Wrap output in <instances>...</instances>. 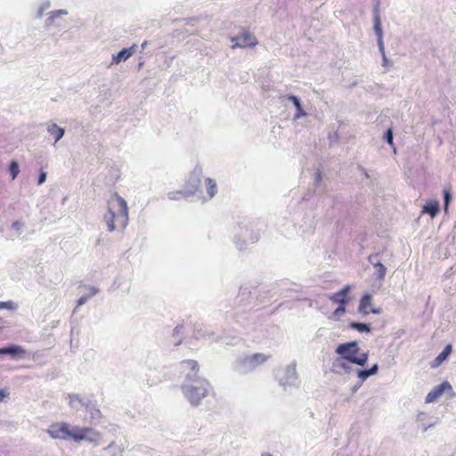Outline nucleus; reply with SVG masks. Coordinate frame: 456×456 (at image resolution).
<instances>
[{
  "mask_svg": "<svg viewBox=\"0 0 456 456\" xmlns=\"http://www.w3.org/2000/svg\"><path fill=\"white\" fill-rule=\"evenodd\" d=\"M108 211L104 220L110 232L123 229L128 223V208L124 199L114 193L108 200Z\"/></svg>",
  "mask_w": 456,
  "mask_h": 456,
  "instance_id": "1",
  "label": "nucleus"
},
{
  "mask_svg": "<svg viewBox=\"0 0 456 456\" xmlns=\"http://www.w3.org/2000/svg\"><path fill=\"white\" fill-rule=\"evenodd\" d=\"M47 433L53 439H72L75 442L93 440L92 435L98 436L91 428L71 427L67 422L53 423L47 429Z\"/></svg>",
  "mask_w": 456,
  "mask_h": 456,
  "instance_id": "2",
  "label": "nucleus"
},
{
  "mask_svg": "<svg viewBox=\"0 0 456 456\" xmlns=\"http://www.w3.org/2000/svg\"><path fill=\"white\" fill-rule=\"evenodd\" d=\"M183 396L192 406H198L207 396L214 393L211 384L205 379H195L194 383H183Z\"/></svg>",
  "mask_w": 456,
  "mask_h": 456,
  "instance_id": "3",
  "label": "nucleus"
},
{
  "mask_svg": "<svg viewBox=\"0 0 456 456\" xmlns=\"http://www.w3.org/2000/svg\"><path fill=\"white\" fill-rule=\"evenodd\" d=\"M270 358V354L263 353L241 355L232 363V370L240 375L248 374L265 364Z\"/></svg>",
  "mask_w": 456,
  "mask_h": 456,
  "instance_id": "4",
  "label": "nucleus"
},
{
  "mask_svg": "<svg viewBox=\"0 0 456 456\" xmlns=\"http://www.w3.org/2000/svg\"><path fill=\"white\" fill-rule=\"evenodd\" d=\"M335 353L343 360L362 367L367 363L369 359V353L362 351L356 341L339 344L336 347Z\"/></svg>",
  "mask_w": 456,
  "mask_h": 456,
  "instance_id": "5",
  "label": "nucleus"
},
{
  "mask_svg": "<svg viewBox=\"0 0 456 456\" xmlns=\"http://www.w3.org/2000/svg\"><path fill=\"white\" fill-rule=\"evenodd\" d=\"M274 378L284 390L296 387L298 382L296 362L277 368L274 371Z\"/></svg>",
  "mask_w": 456,
  "mask_h": 456,
  "instance_id": "6",
  "label": "nucleus"
},
{
  "mask_svg": "<svg viewBox=\"0 0 456 456\" xmlns=\"http://www.w3.org/2000/svg\"><path fill=\"white\" fill-rule=\"evenodd\" d=\"M260 234L248 225L240 226L235 233L234 243L238 249L243 250L249 244H254L259 240Z\"/></svg>",
  "mask_w": 456,
  "mask_h": 456,
  "instance_id": "7",
  "label": "nucleus"
},
{
  "mask_svg": "<svg viewBox=\"0 0 456 456\" xmlns=\"http://www.w3.org/2000/svg\"><path fill=\"white\" fill-rule=\"evenodd\" d=\"M203 169L200 166H196L187 176L183 191L185 197L194 196L197 192L201 193L200 191Z\"/></svg>",
  "mask_w": 456,
  "mask_h": 456,
  "instance_id": "8",
  "label": "nucleus"
},
{
  "mask_svg": "<svg viewBox=\"0 0 456 456\" xmlns=\"http://www.w3.org/2000/svg\"><path fill=\"white\" fill-rule=\"evenodd\" d=\"M180 372L184 375L183 383H194L195 379H205L198 375L199 364L194 360H185L180 362Z\"/></svg>",
  "mask_w": 456,
  "mask_h": 456,
  "instance_id": "9",
  "label": "nucleus"
},
{
  "mask_svg": "<svg viewBox=\"0 0 456 456\" xmlns=\"http://www.w3.org/2000/svg\"><path fill=\"white\" fill-rule=\"evenodd\" d=\"M232 42L234 43L232 47H250L257 44L256 38L248 31H243L240 35L232 37Z\"/></svg>",
  "mask_w": 456,
  "mask_h": 456,
  "instance_id": "10",
  "label": "nucleus"
},
{
  "mask_svg": "<svg viewBox=\"0 0 456 456\" xmlns=\"http://www.w3.org/2000/svg\"><path fill=\"white\" fill-rule=\"evenodd\" d=\"M380 3L378 0L373 7L372 11V18H373V29L374 33L377 36V43L382 48V26H381V18H380V10H379Z\"/></svg>",
  "mask_w": 456,
  "mask_h": 456,
  "instance_id": "11",
  "label": "nucleus"
},
{
  "mask_svg": "<svg viewBox=\"0 0 456 456\" xmlns=\"http://www.w3.org/2000/svg\"><path fill=\"white\" fill-rule=\"evenodd\" d=\"M368 260L375 268L374 275L376 279L379 281L384 280L387 273V267L381 263L379 254L376 253L369 256Z\"/></svg>",
  "mask_w": 456,
  "mask_h": 456,
  "instance_id": "12",
  "label": "nucleus"
},
{
  "mask_svg": "<svg viewBox=\"0 0 456 456\" xmlns=\"http://www.w3.org/2000/svg\"><path fill=\"white\" fill-rule=\"evenodd\" d=\"M452 386L448 381H444L440 385L435 387L426 396L425 402L427 403L436 401L444 391L451 390Z\"/></svg>",
  "mask_w": 456,
  "mask_h": 456,
  "instance_id": "13",
  "label": "nucleus"
},
{
  "mask_svg": "<svg viewBox=\"0 0 456 456\" xmlns=\"http://www.w3.org/2000/svg\"><path fill=\"white\" fill-rule=\"evenodd\" d=\"M379 370V365L377 363L373 364L370 369H357L355 370L357 378L360 379V383L355 385L353 387V392H355L362 385L363 381H365L370 376L375 375Z\"/></svg>",
  "mask_w": 456,
  "mask_h": 456,
  "instance_id": "14",
  "label": "nucleus"
},
{
  "mask_svg": "<svg viewBox=\"0 0 456 456\" xmlns=\"http://www.w3.org/2000/svg\"><path fill=\"white\" fill-rule=\"evenodd\" d=\"M205 191L206 193L202 195L200 198L203 201L211 200L218 192V187L216 182L208 177L205 179Z\"/></svg>",
  "mask_w": 456,
  "mask_h": 456,
  "instance_id": "15",
  "label": "nucleus"
},
{
  "mask_svg": "<svg viewBox=\"0 0 456 456\" xmlns=\"http://www.w3.org/2000/svg\"><path fill=\"white\" fill-rule=\"evenodd\" d=\"M429 415L427 412L419 411L417 415V422L422 432H427L428 428L436 426L438 422V419L435 418L433 421H429Z\"/></svg>",
  "mask_w": 456,
  "mask_h": 456,
  "instance_id": "16",
  "label": "nucleus"
},
{
  "mask_svg": "<svg viewBox=\"0 0 456 456\" xmlns=\"http://www.w3.org/2000/svg\"><path fill=\"white\" fill-rule=\"evenodd\" d=\"M350 290V286H345L339 291L334 293L330 298L332 302L339 304V305H346L348 302L347 294Z\"/></svg>",
  "mask_w": 456,
  "mask_h": 456,
  "instance_id": "17",
  "label": "nucleus"
},
{
  "mask_svg": "<svg viewBox=\"0 0 456 456\" xmlns=\"http://www.w3.org/2000/svg\"><path fill=\"white\" fill-rule=\"evenodd\" d=\"M134 48H135L134 45H133L129 48H124L119 53H118L116 55H113L111 63L118 64L121 61H126L129 57H131L134 53Z\"/></svg>",
  "mask_w": 456,
  "mask_h": 456,
  "instance_id": "18",
  "label": "nucleus"
},
{
  "mask_svg": "<svg viewBox=\"0 0 456 456\" xmlns=\"http://www.w3.org/2000/svg\"><path fill=\"white\" fill-rule=\"evenodd\" d=\"M193 337L196 339L217 340V338L215 337V333L206 327L196 328L193 331Z\"/></svg>",
  "mask_w": 456,
  "mask_h": 456,
  "instance_id": "19",
  "label": "nucleus"
},
{
  "mask_svg": "<svg viewBox=\"0 0 456 456\" xmlns=\"http://www.w3.org/2000/svg\"><path fill=\"white\" fill-rule=\"evenodd\" d=\"M146 381L149 386L157 385L161 381V372L156 369L149 368L147 372L144 373Z\"/></svg>",
  "mask_w": 456,
  "mask_h": 456,
  "instance_id": "20",
  "label": "nucleus"
},
{
  "mask_svg": "<svg viewBox=\"0 0 456 456\" xmlns=\"http://www.w3.org/2000/svg\"><path fill=\"white\" fill-rule=\"evenodd\" d=\"M0 354H11L13 357H23L26 354V351L20 346L13 345L0 348Z\"/></svg>",
  "mask_w": 456,
  "mask_h": 456,
  "instance_id": "21",
  "label": "nucleus"
},
{
  "mask_svg": "<svg viewBox=\"0 0 456 456\" xmlns=\"http://www.w3.org/2000/svg\"><path fill=\"white\" fill-rule=\"evenodd\" d=\"M440 210V205L437 200H430L427 202L422 208V213L428 214L431 218H434Z\"/></svg>",
  "mask_w": 456,
  "mask_h": 456,
  "instance_id": "22",
  "label": "nucleus"
},
{
  "mask_svg": "<svg viewBox=\"0 0 456 456\" xmlns=\"http://www.w3.org/2000/svg\"><path fill=\"white\" fill-rule=\"evenodd\" d=\"M288 100L290 101L295 106L297 111L294 115V119H299L305 117L307 114L301 106L300 99L295 95H289Z\"/></svg>",
  "mask_w": 456,
  "mask_h": 456,
  "instance_id": "23",
  "label": "nucleus"
},
{
  "mask_svg": "<svg viewBox=\"0 0 456 456\" xmlns=\"http://www.w3.org/2000/svg\"><path fill=\"white\" fill-rule=\"evenodd\" d=\"M351 364H353V363H352V362H347V361H345V360H343V359L340 357V358H338V359H336V360L334 361V362H333V367H334L335 369H340V370H342L345 373L349 374V373H351V372H353V371H355V370H357V369H355V370H354V369L352 367V365H351Z\"/></svg>",
  "mask_w": 456,
  "mask_h": 456,
  "instance_id": "24",
  "label": "nucleus"
},
{
  "mask_svg": "<svg viewBox=\"0 0 456 456\" xmlns=\"http://www.w3.org/2000/svg\"><path fill=\"white\" fill-rule=\"evenodd\" d=\"M452 352V346L447 345L443 351L434 359V361L431 363V366L433 368L438 367L444 360L447 359L449 354Z\"/></svg>",
  "mask_w": 456,
  "mask_h": 456,
  "instance_id": "25",
  "label": "nucleus"
},
{
  "mask_svg": "<svg viewBox=\"0 0 456 456\" xmlns=\"http://www.w3.org/2000/svg\"><path fill=\"white\" fill-rule=\"evenodd\" d=\"M370 302H371V297L370 295H364L362 298H361V301H360V305H359V312L363 314H367L370 313L369 311V307L370 305Z\"/></svg>",
  "mask_w": 456,
  "mask_h": 456,
  "instance_id": "26",
  "label": "nucleus"
},
{
  "mask_svg": "<svg viewBox=\"0 0 456 456\" xmlns=\"http://www.w3.org/2000/svg\"><path fill=\"white\" fill-rule=\"evenodd\" d=\"M48 132L54 137V142H57L64 134V129L59 127L56 124L50 126Z\"/></svg>",
  "mask_w": 456,
  "mask_h": 456,
  "instance_id": "27",
  "label": "nucleus"
},
{
  "mask_svg": "<svg viewBox=\"0 0 456 456\" xmlns=\"http://www.w3.org/2000/svg\"><path fill=\"white\" fill-rule=\"evenodd\" d=\"M184 327L183 325H177L173 330V343L175 346H179L182 343V336L183 333Z\"/></svg>",
  "mask_w": 456,
  "mask_h": 456,
  "instance_id": "28",
  "label": "nucleus"
},
{
  "mask_svg": "<svg viewBox=\"0 0 456 456\" xmlns=\"http://www.w3.org/2000/svg\"><path fill=\"white\" fill-rule=\"evenodd\" d=\"M349 327L351 329H354V330H356L357 331L361 332V333H363V332H370V325L366 324V323H362V322H352L350 324H349Z\"/></svg>",
  "mask_w": 456,
  "mask_h": 456,
  "instance_id": "29",
  "label": "nucleus"
},
{
  "mask_svg": "<svg viewBox=\"0 0 456 456\" xmlns=\"http://www.w3.org/2000/svg\"><path fill=\"white\" fill-rule=\"evenodd\" d=\"M346 313L345 305H339L331 314L330 319L337 321L339 320Z\"/></svg>",
  "mask_w": 456,
  "mask_h": 456,
  "instance_id": "30",
  "label": "nucleus"
},
{
  "mask_svg": "<svg viewBox=\"0 0 456 456\" xmlns=\"http://www.w3.org/2000/svg\"><path fill=\"white\" fill-rule=\"evenodd\" d=\"M185 191L183 190L176 191H171L167 193V198L171 200H178L182 198L185 197Z\"/></svg>",
  "mask_w": 456,
  "mask_h": 456,
  "instance_id": "31",
  "label": "nucleus"
},
{
  "mask_svg": "<svg viewBox=\"0 0 456 456\" xmlns=\"http://www.w3.org/2000/svg\"><path fill=\"white\" fill-rule=\"evenodd\" d=\"M9 170H10V174L12 175V179L14 180L20 173V168H19V165H18L17 161L12 160L11 162Z\"/></svg>",
  "mask_w": 456,
  "mask_h": 456,
  "instance_id": "32",
  "label": "nucleus"
},
{
  "mask_svg": "<svg viewBox=\"0 0 456 456\" xmlns=\"http://www.w3.org/2000/svg\"><path fill=\"white\" fill-rule=\"evenodd\" d=\"M443 194H444V211L447 212L449 204L452 200V195H451L450 190H448V189H444L443 191Z\"/></svg>",
  "mask_w": 456,
  "mask_h": 456,
  "instance_id": "33",
  "label": "nucleus"
},
{
  "mask_svg": "<svg viewBox=\"0 0 456 456\" xmlns=\"http://www.w3.org/2000/svg\"><path fill=\"white\" fill-rule=\"evenodd\" d=\"M378 46H379V51L381 53L382 59H383L382 65L384 67H390L392 65V62L386 56L384 41L382 40V48H380V46L379 45H378Z\"/></svg>",
  "mask_w": 456,
  "mask_h": 456,
  "instance_id": "34",
  "label": "nucleus"
},
{
  "mask_svg": "<svg viewBox=\"0 0 456 456\" xmlns=\"http://www.w3.org/2000/svg\"><path fill=\"white\" fill-rule=\"evenodd\" d=\"M97 291L98 290L95 288H91L90 289V294H89L88 297L87 296H83V297H79V299L77 300V306H80V305H84L87 301V299L90 297L95 295L97 293Z\"/></svg>",
  "mask_w": 456,
  "mask_h": 456,
  "instance_id": "35",
  "label": "nucleus"
},
{
  "mask_svg": "<svg viewBox=\"0 0 456 456\" xmlns=\"http://www.w3.org/2000/svg\"><path fill=\"white\" fill-rule=\"evenodd\" d=\"M69 405L71 407H76L77 404L83 403L82 399L80 398V396L78 395H69Z\"/></svg>",
  "mask_w": 456,
  "mask_h": 456,
  "instance_id": "36",
  "label": "nucleus"
},
{
  "mask_svg": "<svg viewBox=\"0 0 456 456\" xmlns=\"http://www.w3.org/2000/svg\"><path fill=\"white\" fill-rule=\"evenodd\" d=\"M65 14H67V12L64 10H58V11L52 12L48 18V20L50 21L49 24H51L56 17H59L61 15H65Z\"/></svg>",
  "mask_w": 456,
  "mask_h": 456,
  "instance_id": "37",
  "label": "nucleus"
},
{
  "mask_svg": "<svg viewBox=\"0 0 456 456\" xmlns=\"http://www.w3.org/2000/svg\"><path fill=\"white\" fill-rule=\"evenodd\" d=\"M384 140L390 145L393 144V131L392 129H387L384 134Z\"/></svg>",
  "mask_w": 456,
  "mask_h": 456,
  "instance_id": "38",
  "label": "nucleus"
},
{
  "mask_svg": "<svg viewBox=\"0 0 456 456\" xmlns=\"http://www.w3.org/2000/svg\"><path fill=\"white\" fill-rule=\"evenodd\" d=\"M15 308V305L12 301L7 302H0V309H9L12 310Z\"/></svg>",
  "mask_w": 456,
  "mask_h": 456,
  "instance_id": "39",
  "label": "nucleus"
},
{
  "mask_svg": "<svg viewBox=\"0 0 456 456\" xmlns=\"http://www.w3.org/2000/svg\"><path fill=\"white\" fill-rule=\"evenodd\" d=\"M10 395L8 388H3L0 390V403L8 398Z\"/></svg>",
  "mask_w": 456,
  "mask_h": 456,
  "instance_id": "40",
  "label": "nucleus"
},
{
  "mask_svg": "<svg viewBox=\"0 0 456 456\" xmlns=\"http://www.w3.org/2000/svg\"><path fill=\"white\" fill-rule=\"evenodd\" d=\"M45 179H46V173L44 171H41V173L39 175V178H38V184H42L43 183H45Z\"/></svg>",
  "mask_w": 456,
  "mask_h": 456,
  "instance_id": "41",
  "label": "nucleus"
},
{
  "mask_svg": "<svg viewBox=\"0 0 456 456\" xmlns=\"http://www.w3.org/2000/svg\"><path fill=\"white\" fill-rule=\"evenodd\" d=\"M20 225H21V224H20V222H18V221H16V222H14V223L12 224V227H13L14 229H16V230H19V229L20 228Z\"/></svg>",
  "mask_w": 456,
  "mask_h": 456,
  "instance_id": "42",
  "label": "nucleus"
},
{
  "mask_svg": "<svg viewBox=\"0 0 456 456\" xmlns=\"http://www.w3.org/2000/svg\"><path fill=\"white\" fill-rule=\"evenodd\" d=\"M371 313H373V314H379V309H372Z\"/></svg>",
  "mask_w": 456,
  "mask_h": 456,
  "instance_id": "43",
  "label": "nucleus"
},
{
  "mask_svg": "<svg viewBox=\"0 0 456 456\" xmlns=\"http://www.w3.org/2000/svg\"><path fill=\"white\" fill-rule=\"evenodd\" d=\"M261 456H273V455H272V454H270V453H264V454H262Z\"/></svg>",
  "mask_w": 456,
  "mask_h": 456,
  "instance_id": "44",
  "label": "nucleus"
},
{
  "mask_svg": "<svg viewBox=\"0 0 456 456\" xmlns=\"http://www.w3.org/2000/svg\"><path fill=\"white\" fill-rule=\"evenodd\" d=\"M2 321V318L0 317V322Z\"/></svg>",
  "mask_w": 456,
  "mask_h": 456,
  "instance_id": "45",
  "label": "nucleus"
}]
</instances>
